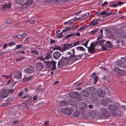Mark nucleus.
<instances>
[{
  "label": "nucleus",
  "instance_id": "nucleus-1",
  "mask_svg": "<svg viewBox=\"0 0 126 126\" xmlns=\"http://www.w3.org/2000/svg\"><path fill=\"white\" fill-rule=\"evenodd\" d=\"M82 56V54L75 55L74 54V51H73L72 53H67L66 54V56L68 57L69 59L70 64L80 59Z\"/></svg>",
  "mask_w": 126,
  "mask_h": 126
},
{
  "label": "nucleus",
  "instance_id": "nucleus-2",
  "mask_svg": "<svg viewBox=\"0 0 126 126\" xmlns=\"http://www.w3.org/2000/svg\"><path fill=\"white\" fill-rule=\"evenodd\" d=\"M70 64V61L68 57H62L59 61L58 64V67L60 68L64 65H66Z\"/></svg>",
  "mask_w": 126,
  "mask_h": 126
},
{
  "label": "nucleus",
  "instance_id": "nucleus-3",
  "mask_svg": "<svg viewBox=\"0 0 126 126\" xmlns=\"http://www.w3.org/2000/svg\"><path fill=\"white\" fill-rule=\"evenodd\" d=\"M105 41L103 39L101 40H99L98 41L96 42L95 43H94V42L93 43H92L91 44V46L90 47H88V52L92 53H94L96 52L94 50V47L95 45H96L97 44H98L102 46Z\"/></svg>",
  "mask_w": 126,
  "mask_h": 126
},
{
  "label": "nucleus",
  "instance_id": "nucleus-4",
  "mask_svg": "<svg viewBox=\"0 0 126 126\" xmlns=\"http://www.w3.org/2000/svg\"><path fill=\"white\" fill-rule=\"evenodd\" d=\"M47 68L50 69L51 70L53 71L56 69V62L53 60L51 61H49L45 62Z\"/></svg>",
  "mask_w": 126,
  "mask_h": 126
},
{
  "label": "nucleus",
  "instance_id": "nucleus-5",
  "mask_svg": "<svg viewBox=\"0 0 126 126\" xmlns=\"http://www.w3.org/2000/svg\"><path fill=\"white\" fill-rule=\"evenodd\" d=\"M69 95L71 97L76 99L78 101H80L82 100L80 94L78 92L70 93Z\"/></svg>",
  "mask_w": 126,
  "mask_h": 126
},
{
  "label": "nucleus",
  "instance_id": "nucleus-6",
  "mask_svg": "<svg viewBox=\"0 0 126 126\" xmlns=\"http://www.w3.org/2000/svg\"><path fill=\"white\" fill-rule=\"evenodd\" d=\"M59 111L60 112V111ZM60 112L65 114L69 115L72 113V110L70 108H66L62 109Z\"/></svg>",
  "mask_w": 126,
  "mask_h": 126
},
{
  "label": "nucleus",
  "instance_id": "nucleus-7",
  "mask_svg": "<svg viewBox=\"0 0 126 126\" xmlns=\"http://www.w3.org/2000/svg\"><path fill=\"white\" fill-rule=\"evenodd\" d=\"M111 102V99L108 98L106 99H102L100 100L101 103L103 105H106Z\"/></svg>",
  "mask_w": 126,
  "mask_h": 126
},
{
  "label": "nucleus",
  "instance_id": "nucleus-8",
  "mask_svg": "<svg viewBox=\"0 0 126 126\" xmlns=\"http://www.w3.org/2000/svg\"><path fill=\"white\" fill-rule=\"evenodd\" d=\"M24 72L28 74L32 73L34 71V69L33 66H30L28 68L24 70Z\"/></svg>",
  "mask_w": 126,
  "mask_h": 126
},
{
  "label": "nucleus",
  "instance_id": "nucleus-9",
  "mask_svg": "<svg viewBox=\"0 0 126 126\" xmlns=\"http://www.w3.org/2000/svg\"><path fill=\"white\" fill-rule=\"evenodd\" d=\"M33 0H25V2L23 5L24 8H26L30 6L33 3Z\"/></svg>",
  "mask_w": 126,
  "mask_h": 126
},
{
  "label": "nucleus",
  "instance_id": "nucleus-10",
  "mask_svg": "<svg viewBox=\"0 0 126 126\" xmlns=\"http://www.w3.org/2000/svg\"><path fill=\"white\" fill-rule=\"evenodd\" d=\"M9 94V93L7 92V90H4L0 93V97L1 98H5L7 97Z\"/></svg>",
  "mask_w": 126,
  "mask_h": 126
},
{
  "label": "nucleus",
  "instance_id": "nucleus-11",
  "mask_svg": "<svg viewBox=\"0 0 126 126\" xmlns=\"http://www.w3.org/2000/svg\"><path fill=\"white\" fill-rule=\"evenodd\" d=\"M86 90L90 94L92 95H93L95 93L96 90L94 88L92 87L88 88Z\"/></svg>",
  "mask_w": 126,
  "mask_h": 126
},
{
  "label": "nucleus",
  "instance_id": "nucleus-12",
  "mask_svg": "<svg viewBox=\"0 0 126 126\" xmlns=\"http://www.w3.org/2000/svg\"><path fill=\"white\" fill-rule=\"evenodd\" d=\"M73 46L72 43L70 44H64L63 47V52L67 49H68L70 48H71Z\"/></svg>",
  "mask_w": 126,
  "mask_h": 126
},
{
  "label": "nucleus",
  "instance_id": "nucleus-13",
  "mask_svg": "<svg viewBox=\"0 0 126 126\" xmlns=\"http://www.w3.org/2000/svg\"><path fill=\"white\" fill-rule=\"evenodd\" d=\"M61 55V54L59 52L56 51L53 53V57L54 59H58L59 58Z\"/></svg>",
  "mask_w": 126,
  "mask_h": 126
},
{
  "label": "nucleus",
  "instance_id": "nucleus-14",
  "mask_svg": "<svg viewBox=\"0 0 126 126\" xmlns=\"http://www.w3.org/2000/svg\"><path fill=\"white\" fill-rule=\"evenodd\" d=\"M109 109L110 110L115 111H116L118 108L114 104H110L108 107Z\"/></svg>",
  "mask_w": 126,
  "mask_h": 126
},
{
  "label": "nucleus",
  "instance_id": "nucleus-15",
  "mask_svg": "<svg viewBox=\"0 0 126 126\" xmlns=\"http://www.w3.org/2000/svg\"><path fill=\"white\" fill-rule=\"evenodd\" d=\"M114 70L119 75H123L124 74V71L119 69L118 67H115L114 68Z\"/></svg>",
  "mask_w": 126,
  "mask_h": 126
},
{
  "label": "nucleus",
  "instance_id": "nucleus-16",
  "mask_svg": "<svg viewBox=\"0 0 126 126\" xmlns=\"http://www.w3.org/2000/svg\"><path fill=\"white\" fill-rule=\"evenodd\" d=\"M11 3L10 2H8L7 3H5V4L3 5L1 7L3 10L5 9H9L11 6Z\"/></svg>",
  "mask_w": 126,
  "mask_h": 126
},
{
  "label": "nucleus",
  "instance_id": "nucleus-17",
  "mask_svg": "<svg viewBox=\"0 0 126 126\" xmlns=\"http://www.w3.org/2000/svg\"><path fill=\"white\" fill-rule=\"evenodd\" d=\"M97 94L101 97H103L105 95L104 92L101 89H98L97 91Z\"/></svg>",
  "mask_w": 126,
  "mask_h": 126
},
{
  "label": "nucleus",
  "instance_id": "nucleus-18",
  "mask_svg": "<svg viewBox=\"0 0 126 126\" xmlns=\"http://www.w3.org/2000/svg\"><path fill=\"white\" fill-rule=\"evenodd\" d=\"M90 116L92 118H94L97 116V112L94 110H91L89 113Z\"/></svg>",
  "mask_w": 126,
  "mask_h": 126
},
{
  "label": "nucleus",
  "instance_id": "nucleus-19",
  "mask_svg": "<svg viewBox=\"0 0 126 126\" xmlns=\"http://www.w3.org/2000/svg\"><path fill=\"white\" fill-rule=\"evenodd\" d=\"M81 94L82 95L85 96L86 97H87L89 96V93L86 90V91H83L81 92Z\"/></svg>",
  "mask_w": 126,
  "mask_h": 126
},
{
  "label": "nucleus",
  "instance_id": "nucleus-20",
  "mask_svg": "<svg viewBox=\"0 0 126 126\" xmlns=\"http://www.w3.org/2000/svg\"><path fill=\"white\" fill-rule=\"evenodd\" d=\"M126 62V59L124 58L122 59L121 61H119L118 62L119 65L120 66L124 67V66H122V64H124Z\"/></svg>",
  "mask_w": 126,
  "mask_h": 126
},
{
  "label": "nucleus",
  "instance_id": "nucleus-21",
  "mask_svg": "<svg viewBox=\"0 0 126 126\" xmlns=\"http://www.w3.org/2000/svg\"><path fill=\"white\" fill-rule=\"evenodd\" d=\"M115 111L116 112H115L116 113V116H120L121 115V109L118 108H117V110Z\"/></svg>",
  "mask_w": 126,
  "mask_h": 126
},
{
  "label": "nucleus",
  "instance_id": "nucleus-22",
  "mask_svg": "<svg viewBox=\"0 0 126 126\" xmlns=\"http://www.w3.org/2000/svg\"><path fill=\"white\" fill-rule=\"evenodd\" d=\"M79 106H80L81 108L84 109H86L87 107V105L86 104L82 102L79 103Z\"/></svg>",
  "mask_w": 126,
  "mask_h": 126
},
{
  "label": "nucleus",
  "instance_id": "nucleus-23",
  "mask_svg": "<svg viewBox=\"0 0 126 126\" xmlns=\"http://www.w3.org/2000/svg\"><path fill=\"white\" fill-rule=\"evenodd\" d=\"M98 24V22L97 21V20L96 19L93 20L90 22V24L94 26L95 25H97Z\"/></svg>",
  "mask_w": 126,
  "mask_h": 126
},
{
  "label": "nucleus",
  "instance_id": "nucleus-24",
  "mask_svg": "<svg viewBox=\"0 0 126 126\" xmlns=\"http://www.w3.org/2000/svg\"><path fill=\"white\" fill-rule=\"evenodd\" d=\"M120 37L121 38H125L126 37V32L124 31H121L120 34Z\"/></svg>",
  "mask_w": 126,
  "mask_h": 126
},
{
  "label": "nucleus",
  "instance_id": "nucleus-25",
  "mask_svg": "<svg viewBox=\"0 0 126 126\" xmlns=\"http://www.w3.org/2000/svg\"><path fill=\"white\" fill-rule=\"evenodd\" d=\"M67 101H65L64 100L61 101L59 103V106H65L67 104Z\"/></svg>",
  "mask_w": 126,
  "mask_h": 126
},
{
  "label": "nucleus",
  "instance_id": "nucleus-26",
  "mask_svg": "<svg viewBox=\"0 0 126 126\" xmlns=\"http://www.w3.org/2000/svg\"><path fill=\"white\" fill-rule=\"evenodd\" d=\"M106 47H108L110 48L112 46V45L110 41H107L105 44Z\"/></svg>",
  "mask_w": 126,
  "mask_h": 126
},
{
  "label": "nucleus",
  "instance_id": "nucleus-27",
  "mask_svg": "<svg viewBox=\"0 0 126 126\" xmlns=\"http://www.w3.org/2000/svg\"><path fill=\"white\" fill-rule=\"evenodd\" d=\"M67 102H68L72 106H74L76 105V102L74 100L71 101V100L70 99L69 101L68 100Z\"/></svg>",
  "mask_w": 126,
  "mask_h": 126
},
{
  "label": "nucleus",
  "instance_id": "nucleus-28",
  "mask_svg": "<svg viewBox=\"0 0 126 126\" xmlns=\"http://www.w3.org/2000/svg\"><path fill=\"white\" fill-rule=\"evenodd\" d=\"M53 49L54 50H60L61 52H63V47L61 48L59 46H56Z\"/></svg>",
  "mask_w": 126,
  "mask_h": 126
},
{
  "label": "nucleus",
  "instance_id": "nucleus-29",
  "mask_svg": "<svg viewBox=\"0 0 126 126\" xmlns=\"http://www.w3.org/2000/svg\"><path fill=\"white\" fill-rule=\"evenodd\" d=\"M119 30H115L113 32V35H114V36H116V37L117 36L119 37Z\"/></svg>",
  "mask_w": 126,
  "mask_h": 126
},
{
  "label": "nucleus",
  "instance_id": "nucleus-30",
  "mask_svg": "<svg viewBox=\"0 0 126 126\" xmlns=\"http://www.w3.org/2000/svg\"><path fill=\"white\" fill-rule=\"evenodd\" d=\"M80 115L79 113L77 111H75L73 114V115L74 117H77Z\"/></svg>",
  "mask_w": 126,
  "mask_h": 126
},
{
  "label": "nucleus",
  "instance_id": "nucleus-31",
  "mask_svg": "<svg viewBox=\"0 0 126 126\" xmlns=\"http://www.w3.org/2000/svg\"><path fill=\"white\" fill-rule=\"evenodd\" d=\"M38 67L40 69H41L43 68V65L40 62L38 63Z\"/></svg>",
  "mask_w": 126,
  "mask_h": 126
},
{
  "label": "nucleus",
  "instance_id": "nucleus-32",
  "mask_svg": "<svg viewBox=\"0 0 126 126\" xmlns=\"http://www.w3.org/2000/svg\"><path fill=\"white\" fill-rule=\"evenodd\" d=\"M24 104L27 108H29L30 105V103L29 102H26L24 103Z\"/></svg>",
  "mask_w": 126,
  "mask_h": 126
},
{
  "label": "nucleus",
  "instance_id": "nucleus-33",
  "mask_svg": "<svg viewBox=\"0 0 126 126\" xmlns=\"http://www.w3.org/2000/svg\"><path fill=\"white\" fill-rule=\"evenodd\" d=\"M75 35V33H73L72 34H68L67 36H65V38L66 39H67L72 36H74Z\"/></svg>",
  "mask_w": 126,
  "mask_h": 126
},
{
  "label": "nucleus",
  "instance_id": "nucleus-34",
  "mask_svg": "<svg viewBox=\"0 0 126 126\" xmlns=\"http://www.w3.org/2000/svg\"><path fill=\"white\" fill-rule=\"evenodd\" d=\"M100 111L101 114L103 115L105 112H107V110L106 109L102 108L101 109Z\"/></svg>",
  "mask_w": 126,
  "mask_h": 126
},
{
  "label": "nucleus",
  "instance_id": "nucleus-35",
  "mask_svg": "<svg viewBox=\"0 0 126 126\" xmlns=\"http://www.w3.org/2000/svg\"><path fill=\"white\" fill-rule=\"evenodd\" d=\"M98 31V29H94V30L91 31L90 32V34H94Z\"/></svg>",
  "mask_w": 126,
  "mask_h": 126
},
{
  "label": "nucleus",
  "instance_id": "nucleus-36",
  "mask_svg": "<svg viewBox=\"0 0 126 126\" xmlns=\"http://www.w3.org/2000/svg\"><path fill=\"white\" fill-rule=\"evenodd\" d=\"M43 88H42L41 85H39L38 87L35 89L36 91H41L42 90Z\"/></svg>",
  "mask_w": 126,
  "mask_h": 126
},
{
  "label": "nucleus",
  "instance_id": "nucleus-37",
  "mask_svg": "<svg viewBox=\"0 0 126 126\" xmlns=\"http://www.w3.org/2000/svg\"><path fill=\"white\" fill-rule=\"evenodd\" d=\"M24 58V57H20L18 58H16V60L17 62L20 61L23 59Z\"/></svg>",
  "mask_w": 126,
  "mask_h": 126
},
{
  "label": "nucleus",
  "instance_id": "nucleus-38",
  "mask_svg": "<svg viewBox=\"0 0 126 126\" xmlns=\"http://www.w3.org/2000/svg\"><path fill=\"white\" fill-rule=\"evenodd\" d=\"M76 49L77 50H79L84 51L85 49L82 47H78L76 48Z\"/></svg>",
  "mask_w": 126,
  "mask_h": 126
},
{
  "label": "nucleus",
  "instance_id": "nucleus-39",
  "mask_svg": "<svg viewBox=\"0 0 126 126\" xmlns=\"http://www.w3.org/2000/svg\"><path fill=\"white\" fill-rule=\"evenodd\" d=\"M103 115L105 117H108L110 116V114L107 111V112H105Z\"/></svg>",
  "mask_w": 126,
  "mask_h": 126
},
{
  "label": "nucleus",
  "instance_id": "nucleus-40",
  "mask_svg": "<svg viewBox=\"0 0 126 126\" xmlns=\"http://www.w3.org/2000/svg\"><path fill=\"white\" fill-rule=\"evenodd\" d=\"M71 29V28L70 27H68L66 28L65 29L63 30L62 31L63 32H65L70 30Z\"/></svg>",
  "mask_w": 126,
  "mask_h": 126
},
{
  "label": "nucleus",
  "instance_id": "nucleus-41",
  "mask_svg": "<svg viewBox=\"0 0 126 126\" xmlns=\"http://www.w3.org/2000/svg\"><path fill=\"white\" fill-rule=\"evenodd\" d=\"M38 51L37 50H33L32 49V51H31V53L32 54H35L37 55L38 54Z\"/></svg>",
  "mask_w": 126,
  "mask_h": 126
},
{
  "label": "nucleus",
  "instance_id": "nucleus-42",
  "mask_svg": "<svg viewBox=\"0 0 126 126\" xmlns=\"http://www.w3.org/2000/svg\"><path fill=\"white\" fill-rule=\"evenodd\" d=\"M80 42L79 41H77L74 42L73 44V46H76L77 45H79L80 43Z\"/></svg>",
  "mask_w": 126,
  "mask_h": 126
},
{
  "label": "nucleus",
  "instance_id": "nucleus-43",
  "mask_svg": "<svg viewBox=\"0 0 126 126\" xmlns=\"http://www.w3.org/2000/svg\"><path fill=\"white\" fill-rule=\"evenodd\" d=\"M107 13L106 11L105 10H104L103 11H102L101 13H100L99 14V16H100L101 15H105V14H106V13Z\"/></svg>",
  "mask_w": 126,
  "mask_h": 126
},
{
  "label": "nucleus",
  "instance_id": "nucleus-44",
  "mask_svg": "<svg viewBox=\"0 0 126 126\" xmlns=\"http://www.w3.org/2000/svg\"><path fill=\"white\" fill-rule=\"evenodd\" d=\"M27 34L25 32H24L22 34H21L20 35V36L21 37H27Z\"/></svg>",
  "mask_w": 126,
  "mask_h": 126
},
{
  "label": "nucleus",
  "instance_id": "nucleus-45",
  "mask_svg": "<svg viewBox=\"0 0 126 126\" xmlns=\"http://www.w3.org/2000/svg\"><path fill=\"white\" fill-rule=\"evenodd\" d=\"M7 92H8V93H12V94L14 92V89H8L7 90Z\"/></svg>",
  "mask_w": 126,
  "mask_h": 126
},
{
  "label": "nucleus",
  "instance_id": "nucleus-46",
  "mask_svg": "<svg viewBox=\"0 0 126 126\" xmlns=\"http://www.w3.org/2000/svg\"><path fill=\"white\" fill-rule=\"evenodd\" d=\"M15 44V42H11L9 43L8 44L9 46H12L13 45H14Z\"/></svg>",
  "mask_w": 126,
  "mask_h": 126
},
{
  "label": "nucleus",
  "instance_id": "nucleus-47",
  "mask_svg": "<svg viewBox=\"0 0 126 126\" xmlns=\"http://www.w3.org/2000/svg\"><path fill=\"white\" fill-rule=\"evenodd\" d=\"M2 77H4L5 78L8 79H11V76H7L6 75H2Z\"/></svg>",
  "mask_w": 126,
  "mask_h": 126
},
{
  "label": "nucleus",
  "instance_id": "nucleus-48",
  "mask_svg": "<svg viewBox=\"0 0 126 126\" xmlns=\"http://www.w3.org/2000/svg\"><path fill=\"white\" fill-rule=\"evenodd\" d=\"M14 38L15 39H16V38L17 39H19L21 37L20 35H14Z\"/></svg>",
  "mask_w": 126,
  "mask_h": 126
},
{
  "label": "nucleus",
  "instance_id": "nucleus-49",
  "mask_svg": "<svg viewBox=\"0 0 126 126\" xmlns=\"http://www.w3.org/2000/svg\"><path fill=\"white\" fill-rule=\"evenodd\" d=\"M109 6H110L111 7H116L117 6V4L116 3H114L112 5H111Z\"/></svg>",
  "mask_w": 126,
  "mask_h": 126
},
{
  "label": "nucleus",
  "instance_id": "nucleus-50",
  "mask_svg": "<svg viewBox=\"0 0 126 126\" xmlns=\"http://www.w3.org/2000/svg\"><path fill=\"white\" fill-rule=\"evenodd\" d=\"M119 41L118 40H117L115 42V45L116 46V47H118L119 46Z\"/></svg>",
  "mask_w": 126,
  "mask_h": 126
},
{
  "label": "nucleus",
  "instance_id": "nucleus-51",
  "mask_svg": "<svg viewBox=\"0 0 126 126\" xmlns=\"http://www.w3.org/2000/svg\"><path fill=\"white\" fill-rule=\"evenodd\" d=\"M124 3V2H122L121 1H119L117 2V6L119 5H121Z\"/></svg>",
  "mask_w": 126,
  "mask_h": 126
},
{
  "label": "nucleus",
  "instance_id": "nucleus-52",
  "mask_svg": "<svg viewBox=\"0 0 126 126\" xmlns=\"http://www.w3.org/2000/svg\"><path fill=\"white\" fill-rule=\"evenodd\" d=\"M107 47H106V45L105 46L104 45H103L102 46V49L103 50H105L107 49Z\"/></svg>",
  "mask_w": 126,
  "mask_h": 126
},
{
  "label": "nucleus",
  "instance_id": "nucleus-53",
  "mask_svg": "<svg viewBox=\"0 0 126 126\" xmlns=\"http://www.w3.org/2000/svg\"><path fill=\"white\" fill-rule=\"evenodd\" d=\"M89 40H87L86 41L85 43L83 44V45L85 47L87 48V45L88 43Z\"/></svg>",
  "mask_w": 126,
  "mask_h": 126
},
{
  "label": "nucleus",
  "instance_id": "nucleus-54",
  "mask_svg": "<svg viewBox=\"0 0 126 126\" xmlns=\"http://www.w3.org/2000/svg\"><path fill=\"white\" fill-rule=\"evenodd\" d=\"M111 13L110 12H108L107 13H106V14H105V16H103V17H106L108 16H109L111 15Z\"/></svg>",
  "mask_w": 126,
  "mask_h": 126
},
{
  "label": "nucleus",
  "instance_id": "nucleus-55",
  "mask_svg": "<svg viewBox=\"0 0 126 126\" xmlns=\"http://www.w3.org/2000/svg\"><path fill=\"white\" fill-rule=\"evenodd\" d=\"M85 28V27L84 26L81 27L78 30L80 31L81 32H82V30H84Z\"/></svg>",
  "mask_w": 126,
  "mask_h": 126
},
{
  "label": "nucleus",
  "instance_id": "nucleus-56",
  "mask_svg": "<svg viewBox=\"0 0 126 126\" xmlns=\"http://www.w3.org/2000/svg\"><path fill=\"white\" fill-rule=\"evenodd\" d=\"M94 82L95 83L97 81L98 78L97 76H96L95 77H94Z\"/></svg>",
  "mask_w": 126,
  "mask_h": 126
},
{
  "label": "nucleus",
  "instance_id": "nucleus-57",
  "mask_svg": "<svg viewBox=\"0 0 126 126\" xmlns=\"http://www.w3.org/2000/svg\"><path fill=\"white\" fill-rule=\"evenodd\" d=\"M28 21H29V22L30 23L33 24L35 22V20H32V19H31Z\"/></svg>",
  "mask_w": 126,
  "mask_h": 126
},
{
  "label": "nucleus",
  "instance_id": "nucleus-58",
  "mask_svg": "<svg viewBox=\"0 0 126 126\" xmlns=\"http://www.w3.org/2000/svg\"><path fill=\"white\" fill-rule=\"evenodd\" d=\"M22 76L21 74L20 73H18L17 76V77L19 79L21 78Z\"/></svg>",
  "mask_w": 126,
  "mask_h": 126
},
{
  "label": "nucleus",
  "instance_id": "nucleus-59",
  "mask_svg": "<svg viewBox=\"0 0 126 126\" xmlns=\"http://www.w3.org/2000/svg\"><path fill=\"white\" fill-rule=\"evenodd\" d=\"M50 56L49 55H47V56H46L45 57V59L46 60L48 59L50 57Z\"/></svg>",
  "mask_w": 126,
  "mask_h": 126
},
{
  "label": "nucleus",
  "instance_id": "nucleus-60",
  "mask_svg": "<svg viewBox=\"0 0 126 126\" xmlns=\"http://www.w3.org/2000/svg\"><path fill=\"white\" fill-rule=\"evenodd\" d=\"M29 95L27 94H25V95L23 96V97H21V98L22 99H23L25 98H26L27 97H28Z\"/></svg>",
  "mask_w": 126,
  "mask_h": 126
},
{
  "label": "nucleus",
  "instance_id": "nucleus-61",
  "mask_svg": "<svg viewBox=\"0 0 126 126\" xmlns=\"http://www.w3.org/2000/svg\"><path fill=\"white\" fill-rule=\"evenodd\" d=\"M29 41V37L27 38L24 40V42H28Z\"/></svg>",
  "mask_w": 126,
  "mask_h": 126
},
{
  "label": "nucleus",
  "instance_id": "nucleus-62",
  "mask_svg": "<svg viewBox=\"0 0 126 126\" xmlns=\"http://www.w3.org/2000/svg\"><path fill=\"white\" fill-rule=\"evenodd\" d=\"M22 46V45H17L16 48V49H18L21 47Z\"/></svg>",
  "mask_w": 126,
  "mask_h": 126
},
{
  "label": "nucleus",
  "instance_id": "nucleus-63",
  "mask_svg": "<svg viewBox=\"0 0 126 126\" xmlns=\"http://www.w3.org/2000/svg\"><path fill=\"white\" fill-rule=\"evenodd\" d=\"M103 80H104L105 81V82H108V81H107V79L106 76L104 77L103 78Z\"/></svg>",
  "mask_w": 126,
  "mask_h": 126
},
{
  "label": "nucleus",
  "instance_id": "nucleus-64",
  "mask_svg": "<svg viewBox=\"0 0 126 126\" xmlns=\"http://www.w3.org/2000/svg\"><path fill=\"white\" fill-rule=\"evenodd\" d=\"M122 107L124 110H126V104L122 106Z\"/></svg>",
  "mask_w": 126,
  "mask_h": 126
}]
</instances>
